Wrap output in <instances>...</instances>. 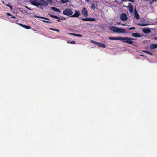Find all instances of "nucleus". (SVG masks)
<instances>
[{"instance_id":"nucleus-5","label":"nucleus","mask_w":157,"mask_h":157,"mask_svg":"<svg viewBox=\"0 0 157 157\" xmlns=\"http://www.w3.org/2000/svg\"><path fill=\"white\" fill-rule=\"evenodd\" d=\"M120 18L123 21H126L127 19V17L125 13H123L120 15Z\"/></svg>"},{"instance_id":"nucleus-13","label":"nucleus","mask_w":157,"mask_h":157,"mask_svg":"<svg viewBox=\"0 0 157 157\" xmlns=\"http://www.w3.org/2000/svg\"><path fill=\"white\" fill-rule=\"evenodd\" d=\"M150 48L151 49H154L157 48V44H152L150 45Z\"/></svg>"},{"instance_id":"nucleus-42","label":"nucleus","mask_w":157,"mask_h":157,"mask_svg":"<svg viewBox=\"0 0 157 157\" xmlns=\"http://www.w3.org/2000/svg\"><path fill=\"white\" fill-rule=\"evenodd\" d=\"M86 1H87V2H89L90 0H85Z\"/></svg>"},{"instance_id":"nucleus-19","label":"nucleus","mask_w":157,"mask_h":157,"mask_svg":"<svg viewBox=\"0 0 157 157\" xmlns=\"http://www.w3.org/2000/svg\"><path fill=\"white\" fill-rule=\"evenodd\" d=\"M137 25L140 26H146L148 25L147 24H141L140 23H138Z\"/></svg>"},{"instance_id":"nucleus-6","label":"nucleus","mask_w":157,"mask_h":157,"mask_svg":"<svg viewBox=\"0 0 157 157\" xmlns=\"http://www.w3.org/2000/svg\"><path fill=\"white\" fill-rule=\"evenodd\" d=\"M124 7H127L128 9L130 12L132 13L133 12V6L131 3H129L128 6H124Z\"/></svg>"},{"instance_id":"nucleus-29","label":"nucleus","mask_w":157,"mask_h":157,"mask_svg":"<svg viewBox=\"0 0 157 157\" xmlns=\"http://www.w3.org/2000/svg\"><path fill=\"white\" fill-rule=\"evenodd\" d=\"M55 29L52 28H50L49 29L51 30L55 31Z\"/></svg>"},{"instance_id":"nucleus-32","label":"nucleus","mask_w":157,"mask_h":157,"mask_svg":"<svg viewBox=\"0 0 157 157\" xmlns=\"http://www.w3.org/2000/svg\"><path fill=\"white\" fill-rule=\"evenodd\" d=\"M7 6H8V7H10V8H12V6H10V5H9L8 4H7Z\"/></svg>"},{"instance_id":"nucleus-3","label":"nucleus","mask_w":157,"mask_h":157,"mask_svg":"<svg viewBox=\"0 0 157 157\" xmlns=\"http://www.w3.org/2000/svg\"><path fill=\"white\" fill-rule=\"evenodd\" d=\"M110 29L115 32H118L120 33H124L125 30L124 29L121 28H119L114 26H112L110 27Z\"/></svg>"},{"instance_id":"nucleus-41","label":"nucleus","mask_w":157,"mask_h":157,"mask_svg":"<svg viewBox=\"0 0 157 157\" xmlns=\"http://www.w3.org/2000/svg\"><path fill=\"white\" fill-rule=\"evenodd\" d=\"M94 42V41H93V40H91V42L92 43H93V42Z\"/></svg>"},{"instance_id":"nucleus-31","label":"nucleus","mask_w":157,"mask_h":157,"mask_svg":"<svg viewBox=\"0 0 157 157\" xmlns=\"http://www.w3.org/2000/svg\"><path fill=\"white\" fill-rule=\"evenodd\" d=\"M128 0L132 3L134 2L135 1V0Z\"/></svg>"},{"instance_id":"nucleus-20","label":"nucleus","mask_w":157,"mask_h":157,"mask_svg":"<svg viewBox=\"0 0 157 157\" xmlns=\"http://www.w3.org/2000/svg\"><path fill=\"white\" fill-rule=\"evenodd\" d=\"M23 28L27 29H31V27L30 26H27L25 25H24Z\"/></svg>"},{"instance_id":"nucleus-26","label":"nucleus","mask_w":157,"mask_h":157,"mask_svg":"<svg viewBox=\"0 0 157 157\" xmlns=\"http://www.w3.org/2000/svg\"><path fill=\"white\" fill-rule=\"evenodd\" d=\"M67 42L68 43H69L71 44H75V42L74 41H72L70 42Z\"/></svg>"},{"instance_id":"nucleus-9","label":"nucleus","mask_w":157,"mask_h":157,"mask_svg":"<svg viewBox=\"0 0 157 157\" xmlns=\"http://www.w3.org/2000/svg\"><path fill=\"white\" fill-rule=\"evenodd\" d=\"M82 20L86 21H95V19L94 18H81Z\"/></svg>"},{"instance_id":"nucleus-34","label":"nucleus","mask_w":157,"mask_h":157,"mask_svg":"<svg viewBox=\"0 0 157 157\" xmlns=\"http://www.w3.org/2000/svg\"><path fill=\"white\" fill-rule=\"evenodd\" d=\"M147 51V50H143L142 51V52H144V53H146Z\"/></svg>"},{"instance_id":"nucleus-24","label":"nucleus","mask_w":157,"mask_h":157,"mask_svg":"<svg viewBox=\"0 0 157 157\" xmlns=\"http://www.w3.org/2000/svg\"><path fill=\"white\" fill-rule=\"evenodd\" d=\"M135 29V28L134 27H132L129 28L128 29L129 30H132Z\"/></svg>"},{"instance_id":"nucleus-2","label":"nucleus","mask_w":157,"mask_h":157,"mask_svg":"<svg viewBox=\"0 0 157 157\" xmlns=\"http://www.w3.org/2000/svg\"><path fill=\"white\" fill-rule=\"evenodd\" d=\"M32 4L39 7V6H46L48 5L47 2L44 0H32L30 1Z\"/></svg>"},{"instance_id":"nucleus-14","label":"nucleus","mask_w":157,"mask_h":157,"mask_svg":"<svg viewBox=\"0 0 157 157\" xmlns=\"http://www.w3.org/2000/svg\"><path fill=\"white\" fill-rule=\"evenodd\" d=\"M51 9L55 12H60V10L59 9L55 7H52L51 8Z\"/></svg>"},{"instance_id":"nucleus-12","label":"nucleus","mask_w":157,"mask_h":157,"mask_svg":"<svg viewBox=\"0 0 157 157\" xmlns=\"http://www.w3.org/2000/svg\"><path fill=\"white\" fill-rule=\"evenodd\" d=\"M132 35L136 37H140L142 36V35L138 33H133L132 34Z\"/></svg>"},{"instance_id":"nucleus-22","label":"nucleus","mask_w":157,"mask_h":157,"mask_svg":"<svg viewBox=\"0 0 157 157\" xmlns=\"http://www.w3.org/2000/svg\"><path fill=\"white\" fill-rule=\"evenodd\" d=\"M42 21L43 22H45V23H52V22L51 21H46L45 20H42Z\"/></svg>"},{"instance_id":"nucleus-4","label":"nucleus","mask_w":157,"mask_h":157,"mask_svg":"<svg viewBox=\"0 0 157 157\" xmlns=\"http://www.w3.org/2000/svg\"><path fill=\"white\" fill-rule=\"evenodd\" d=\"M63 13L64 15L70 16L71 17V16L73 14V12L71 9L66 8L63 11Z\"/></svg>"},{"instance_id":"nucleus-21","label":"nucleus","mask_w":157,"mask_h":157,"mask_svg":"<svg viewBox=\"0 0 157 157\" xmlns=\"http://www.w3.org/2000/svg\"><path fill=\"white\" fill-rule=\"evenodd\" d=\"M68 1V0H61V3H64L67 2Z\"/></svg>"},{"instance_id":"nucleus-33","label":"nucleus","mask_w":157,"mask_h":157,"mask_svg":"<svg viewBox=\"0 0 157 157\" xmlns=\"http://www.w3.org/2000/svg\"><path fill=\"white\" fill-rule=\"evenodd\" d=\"M11 18H13V19H15L16 18V17L15 16H12L11 15Z\"/></svg>"},{"instance_id":"nucleus-27","label":"nucleus","mask_w":157,"mask_h":157,"mask_svg":"<svg viewBox=\"0 0 157 157\" xmlns=\"http://www.w3.org/2000/svg\"><path fill=\"white\" fill-rule=\"evenodd\" d=\"M98 43H99V42H97L95 41H94V42L93 43L94 44H97L98 45Z\"/></svg>"},{"instance_id":"nucleus-40","label":"nucleus","mask_w":157,"mask_h":157,"mask_svg":"<svg viewBox=\"0 0 157 157\" xmlns=\"http://www.w3.org/2000/svg\"><path fill=\"white\" fill-rule=\"evenodd\" d=\"M140 55V56H143V57H144L145 56H144L142 55Z\"/></svg>"},{"instance_id":"nucleus-43","label":"nucleus","mask_w":157,"mask_h":157,"mask_svg":"<svg viewBox=\"0 0 157 157\" xmlns=\"http://www.w3.org/2000/svg\"><path fill=\"white\" fill-rule=\"evenodd\" d=\"M26 8H27L28 9H29V8L27 7V6H26Z\"/></svg>"},{"instance_id":"nucleus-10","label":"nucleus","mask_w":157,"mask_h":157,"mask_svg":"<svg viewBox=\"0 0 157 157\" xmlns=\"http://www.w3.org/2000/svg\"><path fill=\"white\" fill-rule=\"evenodd\" d=\"M50 16L52 18H55L56 19H58V20H57V21L58 22H60L61 21L60 20V18L59 17H58L57 16L52 15H50Z\"/></svg>"},{"instance_id":"nucleus-1","label":"nucleus","mask_w":157,"mask_h":157,"mask_svg":"<svg viewBox=\"0 0 157 157\" xmlns=\"http://www.w3.org/2000/svg\"><path fill=\"white\" fill-rule=\"evenodd\" d=\"M109 39L113 40H120L126 43L129 44H132V45L136 46V44L134 43L132 40H134L131 38L128 37H109Z\"/></svg>"},{"instance_id":"nucleus-28","label":"nucleus","mask_w":157,"mask_h":157,"mask_svg":"<svg viewBox=\"0 0 157 157\" xmlns=\"http://www.w3.org/2000/svg\"><path fill=\"white\" fill-rule=\"evenodd\" d=\"M98 43H99V42H97L95 41H94V42L93 43L94 44H97L98 45Z\"/></svg>"},{"instance_id":"nucleus-23","label":"nucleus","mask_w":157,"mask_h":157,"mask_svg":"<svg viewBox=\"0 0 157 157\" xmlns=\"http://www.w3.org/2000/svg\"><path fill=\"white\" fill-rule=\"evenodd\" d=\"M146 53L149 54L151 55H153V54L152 53L150 52L149 51L147 50V51Z\"/></svg>"},{"instance_id":"nucleus-25","label":"nucleus","mask_w":157,"mask_h":157,"mask_svg":"<svg viewBox=\"0 0 157 157\" xmlns=\"http://www.w3.org/2000/svg\"><path fill=\"white\" fill-rule=\"evenodd\" d=\"M91 8L93 9H95V6L94 4H93L92 5Z\"/></svg>"},{"instance_id":"nucleus-15","label":"nucleus","mask_w":157,"mask_h":157,"mask_svg":"<svg viewBox=\"0 0 157 157\" xmlns=\"http://www.w3.org/2000/svg\"><path fill=\"white\" fill-rule=\"evenodd\" d=\"M135 17L137 20L140 18V16L136 10H135Z\"/></svg>"},{"instance_id":"nucleus-39","label":"nucleus","mask_w":157,"mask_h":157,"mask_svg":"<svg viewBox=\"0 0 157 157\" xmlns=\"http://www.w3.org/2000/svg\"><path fill=\"white\" fill-rule=\"evenodd\" d=\"M122 25L123 26H125V25H126L125 24H122L121 25Z\"/></svg>"},{"instance_id":"nucleus-11","label":"nucleus","mask_w":157,"mask_h":157,"mask_svg":"<svg viewBox=\"0 0 157 157\" xmlns=\"http://www.w3.org/2000/svg\"><path fill=\"white\" fill-rule=\"evenodd\" d=\"M143 32L145 33H148L151 32V30L149 28H145L143 29Z\"/></svg>"},{"instance_id":"nucleus-37","label":"nucleus","mask_w":157,"mask_h":157,"mask_svg":"<svg viewBox=\"0 0 157 157\" xmlns=\"http://www.w3.org/2000/svg\"><path fill=\"white\" fill-rule=\"evenodd\" d=\"M127 1V0H121V2L122 3H123L122 2H126Z\"/></svg>"},{"instance_id":"nucleus-36","label":"nucleus","mask_w":157,"mask_h":157,"mask_svg":"<svg viewBox=\"0 0 157 157\" xmlns=\"http://www.w3.org/2000/svg\"><path fill=\"white\" fill-rule=\"evenodd\" d=\"M7 15L8 16H11V14L10 13H7Z\"/></svg>"},{"instance_id":"nucleus-8","label":"nucleus","mask_w":157,"mask_h":157,"mask_svg":"<svg viewBox=\"0 0 157 157\" xmlns=\"http://www.w3.org/2000/svg\"><path fill=\"white\" fill-rule=\"evenodd\" d=\"M80 15V12L79 11L75 10L74 14H72L71 17H78Z\"/></svg>"},{"instance_id":"nucleus-7","label":"nucleus","mask_w":157,"mask_h":157,"mask_svg":"<svg viewBox=\"0 0 157 157\" xmlns=\"http://www.w3.org/2000/svg\"><path fill=\"white\" fill-rule=\"evenodd\" d=\"M82 13L85 17H87L88 16V11L86 8L84 7L83 8L82 10Z\"/></svg>"},{"instance_id":"nucleus-35","label":"nucleus","mask_w":157,"mask_h":157,"mask_svg":"<svg viewBox=\"0 0 157 157\" xmlns=\"http://www.w3.org/2000/svg\"><path fill=\"white\" fill-rule=\"evenodd\" d=\"M55 31L58 32H59V30L56 29H55Z\"/></svg>"},{"instance_id":"nucleus-18","label":"nucleus","mask_w":157,"mask_h":157,"mask_svg":"<svg viewBox=\"0 0 157 157\" xmlns=\"http://www.w3.org/2000/svg\"><path fill=\"white\" fill-rule=\"evenodd\" d=\"M98 45L99 47H102L103 48H105L106 47V46L105 45L100 42L98 43Z\"/></svg>"},{"instance_id":"nucleus-16","label":"nucleus","mask_w":157,"mask_h":157,"mask_svg":"<svg viewBox=\"0 0 157 157\" xmlns=\"http://www.w3.org/2000/svg\"><path fill=\"white\" fill-rule=\"evenodd\" d=\"M34 17H36V18H42V19H46V20H49V19H48V18H45V17H41V16H36V15H34Z\"/></svg>"},{"instance_id":"nucleus-30","label":"nucleus","mask_w":157,"mask_h":157,"mask_svg":"<svg viewBox=\"0 0 157 157\" xmlns=\"http://www.w3.org/2000/svg\"><path fill=\"white\" fill-rule=\"evenodd\" d=\"M20 26L22 27H23L24 26V25H23L21 23H17Z\"/></svg>"},{"instance_id":"nucleus-17","label":"nucleus","mask_w":157,"mask_h":157,"mask_svg":"<svg viewBox=\"0 0 157 157\" xmlns=\"http://www.w3.org/2000/svg\"><path fill=\"white\" fill-rule=\"evenodd\" d=\"M69 34L71 35H74L75 36H78V37H81L82 36L81 35L78 34H76L73 33H69Z\"/></svg>"},{"instance_id":"nucleus-38","label":"nucleus","mask_w":157,"mask_h":157,"mask_svg":"<svg viewBox=\"0 0 157 157\" xmlns=\"http://www.w3.org/2000/svg\"><path fill=\"white\" fill-rule=\"evenodd\" d=\"M65 18L64 17H63V18H61L60 19L61 20H65Z\"/></svg>"}]
</instances>
